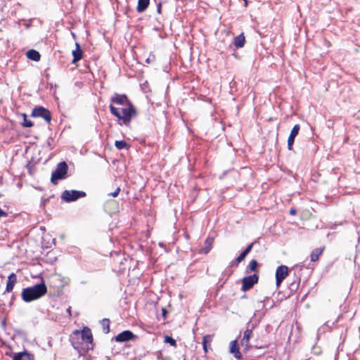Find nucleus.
Listing matches in <instances>:
<instances>
[{
    "label": "nucleus",
    "instance_id": "nucleus-1",
    "mask_svg": "<svg viewBox=\"0 0 360 360\" xmlns=\"http://www.w3.org/2000/svg\"><path fill=\"white\" fill-rule=\"evenodd\" d=\"M109 108L111 114L122 121L120 124L129 126L131 120L136 116V110L132 103L125 105V108H121V111L112 104L110 105Z\"/></svg>",
    "mask_w": 360,
    "mask_h": 360
},
{
    "label": "nucleus",
    "instance_id": "nucleus-2",
    "mask_svg": "<svg viewBox=\"0 0 360 360\" xmlns=\"http://www.w3.org/2000/svg\"><path fill=\"white\" fill-rule=\"evenodd\" d=\"M47 292V288L44 281L41 279L40 283H37L32 287L24 288L22 291V299L25 302H30L39 299Z\"/></svg>",
    "mask_w": 360,
    "mask_h": 360
},
{
    "label": "nucleus",
    "instance_id": "nucleus-3",
    "mask_svg": "<svg viewBox=\"0 0 360 360\" xmlns=\"http://www.w3.org/2000/svg\"><path fill=\"white\" fill-rule=\"evenodd\" d=\"M68 170V165L63 161L57 165L56 169L52 172L51 181L54 185L58 184V180L63 179L66 177Z\"/></svg>",
    "mask_w": 360,
    "mask_h": 360
},
{
    "label": "nucleus",
    "instance_id": "nucleus-4",
    "mask_svg": "<svg viewBox=\"0 0 360 360\" xmlns=\"http://www.w3.org/2000/svg\"><path fill=\"white\" fill-rule=\"evenodd\" d=\"M86 195L84 191L76 190H65L62 193L61 199L66 202H71L78 200L79 198H84Z\"/></svg>",
    "mask_w": 360,
    "mask_h": 360
},
{
    "label": "nucleus",
    "instance_id": "nucleus-5",
    "mask_svg": "<svg viewBox=\"0 0 360 360\" xmlns=\"http://www.w3.org/2000/svg\"><path fill=\"white\" fill-rule=\"evenodd\" d=\"M31 116L34 117H42L46 123H50L51 120V112L42 106L35 107L32 110Z\"/></svg>",
    "mask_w": 360,
    "mask_h": 360
},
{
    "label": "nucleus",
    "instance_id": "nucleus-6",
    "mask_svg": "<svg viewBox=\"0 0 360 360\" xmlns=\"http://www.w3.org/2000/svg\"><path fill=\"white\" fill-rule=\"evenodd\" d=\"M258 281L259 276L256 274L244 277L242 279V290L244 292L249 290L258 283Z\"/></svg>",
    "mask_w": 360,
    "mask_h": 360
},
{
    "label": "nucleus",
    "instance_id": "nucleus-7",
    "mask_svg": "<svg viewBox=\"0 0 360 360\" xmlns=\"http://www.w3.org/2000/svg\"><path fill=\"white\" fill-rule=\"evenodd\" d=\"M110 103L112 105L116 104L125 106L131 102L126 94H119L117 93H115L110 98Z\"/></svg>",
    "mask_w": 360,
    "mask_h": 360
},
{
    "label": "nucleus",
    "instance_id": "nucleus-8",
    "mask_svg": "<svg viewBox=\"0 0 360 360\" xmlns=\"http://www.w3.org/2000/svg\"><path fill=\"white\" fill-rule=\"evenodd\" d=\"M288 275V268L286 266L281 265L277 267L276 271V283L278 287L283 280Z\"/></svg>",
    "mask_w": 360,
    "mask_h": 360
},
{
    "label": "nucleus",
    "instance_id": "nucleus-9",
    "mask_svg": "<svg viewBox=\"0 0 360 360\" xmlns=\"http://www.w3.org/2000/svg\"><path fill=\"white\" fill-rule=\"evenodd\" d=\"M136 336L131 330H124L119 333L115 338V340L117 342H124L134 340Z\"/></svg>",
    "mask_w": 360,
    "mask_h": 360
},
{
    "label": "nucleus",
    "instance_id": "nucleus-10",
    "mask_svg": "<svg viewBox=\"0 0 360 360\" xmlns=\"http://www.w3.org/2000/svg\"><path fill=\"white\" fill-rule=\"evenodd\" d=\"M70 340L74 349L78 352H80L82 341L79 336V330H75L73 332V333L70 335Z\"/></svg>",
    "mask_w": 360,
    "mask_h": 360
},
{
    "label": "nucleus",
    "instance_id": "nucleus-11",
    "mask_svg": "<svg viewBox=\"0 0 360 360\" xmlns=\"http://www.w3.org/2000/svg\"><path fill=\"white\" fill-rule=\"evenodd\" d=\"M300 127L298 124H295L292 129L289 137L288 139V150H292V146L295 142V139L297 136Z\"/></svg>",
    "mask_w": 360,
    "mask_h": 360
},
{
    "label": "nucleus",
    "instance_id": "nucleus-12",
    "mask_svg": "<svg viewBox=\"0 0 360 360\" xmlns=\"http://www.w3.org/2000/svg\"><path fill=\"white\" fill-rule=\"evenodd\" d=\"M79 333L82 342H85L86 343H92L93 335L89 328L86 327L81 331L79 330Z\"/></svg>",
    "mask_w": 360,
    "mask_h": 360
},
{
    "label": "nucleus",
    "instance_id": "nucleus-13",
    "mask_svg": "<svg viewBox=\"0 0 360 360\" xmlns=\"http://www.w3.org/2000/svg\"><path fill=\"white\" fill-rule=\"evenodd\" d=\"M252 329L247 328L243 334V337L240 341L241 345L245 347L246 350H248L251 346L249 345L250 338L252 336Z\"/></svg>",
    "mask_w": 360,
    "mask_h": 360
},
{
    "label": "nucleus",
    "instance_id": "nucleus-14",
    "mask_svg": "<svg viewBox=\"0 0 360 360\" xmlns=\"http://www.w3.org/2000/svg\"><path fill=\"white\" fill-rule=\"evenodd\" d=\"M17 282V276L14 273H11L8 277L6 288V292H11L14 288L15 284Z\"/></svg>",
    "mask_w": 360,
    "mask_h": 360
},
{
    "label": "nucleus",
    "instance_id": "nucleus-15",
    "mask_svg": "<svg viewBox=\"0 0 360 360\" xmlns=\"http://www.w3.org/2000/svg\"><path fill=\"white\" fill-rule=\"evenodd\" d=\"M75 46H76V49L72 51V56H73L72 63H73V64L77 63L82 58V51L80 48L79 44L78 43H76Z\"/></svg>",
    "mask_w": 360,
    "mask_h": 360
},
{
    "label": "nucleus",
    "instance_id": "nucleus-16",
    "mask_svg": "<svg viewBox=\"0 0 360 360\" xmlns=\"http://www.w3.org/2000/svg\"><path fill=\"white\" fill-rule=\"evenodd\" d=\"M230 352L234 354L235 358L240 359L242 356L241 353L239 351V348L237 346V340H233L230 343Z\"/></svg>",
    "mask_w": 360,
    "mask_h": 360
},
{
    "label": "nucleus",
    "instance_id": "nucleus-17",
    "mask_svg": "<svg viewBox=\"0 0 360 360\" xmlns=\"http://www.w3.org/2000/svg\"><path fill=\"white\" fill-rule=\"evenodd\" d=\"M27 57L35 62H37L40 60L41 55L39 51L34 50V49H30L27 51L26 53Z\"/></svg>",
    "mask_w": 360,
    "mask_h": 360
},
{
    "label": "nucleus",
    "instance_id": "nucleus-18",
    "mask_svg": "<svg viewBox=\"0 0 360 360\" xmlns=\"http://www.w3.org/2000/svg\"><path fill=\"white\" fill-rule=\"evenodd\" d=\"M150 0H139L136 11L138 13L144 12L148 7Z\"/></svg>",
    "mask_w": 360,
    "mask_h": 360
},
{
    "label": "nucleus",
    "instance_id": "nucleus-19",
    "mask_svg": "<svg viewBox=\"0 0 360 360\" xmlns=\"http://www.w3.org/2000/svg\"><path fill=\"white\" fill-rule=\"evenodd\" d=\"M245 38L243 33H241L240 34H239L238 36H237L234 38L233 44L237 48L243 47L245 45Z\"/></svg>",
    "mask_w": 360,
    "mask_h": 360
},
{
    "label": "nucleus",
    "instance_id": "nucleus-20",
    "mask_svg": "<svg viewBox=\"0 0 360 360\" xmlns=\"http://www.w3.org/2000/svg\"><path fill=\"white\" fill-rule=\"evenodd\" d=\"M13 360H31V356L27 352H18L14 354Z\"/></svg>",
    "mask_w": 360,
    "mask_h": 360
},
{
    "label": "nucleus",
    "instance_id": "nucleus-21",
    "mask_svg": "<svg viewBox=\"0 0 360 360\" xmlns=\"http://www.w3.org/2000/svg\"><path fill=\"white\" fill-rule=\"evenodd\" d=\"M300 283V278L296 277L295 279L289 284V290L290 293H293L297 291Z\"/></svg>",
    "mask_w": 360,
    "mask_h": 360
},
{
    "label": "nucleus",
    "instance_id": "nucleus-22",
    "mask_svg": "<svg viewBox=\"0 0 360 360\" xmlns=\"http://www.w3.org/2000/svg\"><path fill=\"white\" fill-rule=\"evenodd\" d=\"M257 266H258V262L255 259H252L248 266H247L245 269V273L248 274L250 271H257Z\"/></svg>",
    "mask_w": 360,
    "mask_h": 360
},
{
    "label": "nucleus",
    "instance_id": "nucleus-23",
    "mask_svg": "<svg viewBox=\"0 0 360 360\" xmlns=\"http://www.w3.org/2000/svg\"><path fill=\"white\" fill-rule=\"evenodd\" d=\"M323 252L322 248H316L314 249L310 255L311 261L316 262L319 259V256L321 255Z\"/></svg>",
    "mask_w": 360,
    "mask_h": 360
},
{
    "label": "nucleus",
    "instance_id": "nucleus-24",
    "mask_svg": "<svg viewBox=\"0 0 360 360\" xmlns=\"http://www.w3.org/2000/svg\"><path fill=\"white\" fill-rule=\"evenodd\" d=\"M101 323L103 331L104 332V333H105V334L108 333L110 332V319H103Z\"/></svg>",
    "mask_w": 360,
    "mask_h": 360
},
{
    "label": "nucleus",
    "instance_id": "nucleus-25",
    "mask_svg": "<svg viewBox=\"0 0 360 360\" xmlns=\"http://www.w3.org/2000/svg\"><path fill=\"white\" fill-rule=\"evenodd\" d=\"M23 116V122L22 123L24 127H31L33 126V122L28 120L27 117V115L25 113L22 114Z\"/></svg>",
    "mask_w": 360,
    "mask_h": 360
},
{
    "label": "nucleus",
    "instance_id": "nucleus-26",
    "mask_svg": "<svg viewBox=\"0 0 360 360\" xmlns=\"http://www.w3.org/2000/svg\"><path fill=\"white\" fill-rule=\"evenodd\" d=\"M115 146L117 149L122 150L127 148V143L125 141H116Z\"/></svg>",
    "mask_w": 360,
    "mask_h": 360
},
{
    "label": "nucleus",
    "instance_id": "nucleus-27",
    "mask_svg": "<svg viewBox=\"0 0 360 360\" xmlns=\"http://www.w3.org/2000/svg\"><path fill=\"white\" fill-rule=\"evenodd\" d=\"M165 343L169 344L171 346L176 347V340L172 338L171 336L166 335L165 337Z\"/></svg>",
    "mask_w": 360,
    "mask_h": 360
},
{
    "label": "nucleus",
    "instance_id": "nucleus-28",
    "mask_svg": "<svg viewBox=\"0 0 360 360\" xmlns=\"http://www.w3.org/2000/svg\"><path fill=\"white\" fill-rule=\"evenodd\" d=\"M213 336L211 335H206L202 338V345H207V343H210L212 341Z\"/></svg>",
    "mask_w": 360,
    "mask_h": 360
},
{
    "label": "nucleus",
    "instance_id": "nucleus-29",
    "mask_svg": "<svg viewBox=\"0 0 360 360\" xmlns=\"http://www.w3.org/2000/svg\"><path fill=\"white\" fill-rule=\"evenodd\" d=\"M247 255L242 252L240 255L236 259V265H238L239 263H240L243 260L245 259V257Z\"/></svg>",
    "mask_w": 360,
    "mask_h": 360
},
{
    "label": "nucleus",
    "instance_id": "nucleus-30",
    "mask_svg": "<svg viewBox=\"0 0 360 360\" xmlns=\"http://www.w3.org/2000/svg\"><path fill=\"white\" fill-rule=\"evenodd\" d=\"M213 242L214 238L212 237H208L205 241V245L212 248Z\"/></svg>",
    "mask_w": 360,
    "mask_h": 360
},
{
    "label": "nucleus",
    "instance_id": "nucleus-31",
    "mask_svg": "<svg viewBox=\"0 0 360 360\" xmlns=\"http://www.w3.org/2000/svg\"><path fill=\"white\" fill-rule=\"evenodd\" d=\"M46 144L48 147L52 150L54 148V139L51 137L48 138L46 141Z\"/></svg>",
    "mask_w": 360,
    "mask_h": 360
},
{
    "label": "nucleus",
    "instance_id": "nucleus-32",
    "mask_svg": "<svg viewBox=\"0 0 360 360\" xmlns=\"http://www.w3.org/2000/svg\"><path fill=\"white\" fill-rule=\"evenodd\" d=\"M254 244H255V243H252L249 244L243 252L246 255H248L251 252Z\"/></svg>",
    "mask_w": 360,
    "mask_h": 360
},
{
    "label": "nucleus",
    "instance_id": "nucleus-33",
    "mask_svg": "<svg viewBox=\"0 0 360 360\" xmlns=\"http://www.w3.org/2000/svg\"><path fill=\"white\" fill-rule=\"evenodd\" d=\"M311 352L316 354V355H319L321 353V349L318 346H314L312 348H311Z\"/></svg>",
    "mask_w": 360,
    "mask_h": 360
},
{
    "label": "nucleus",
    "instance_id": "nucleus-34",
    "mask_svg": "<svg viewBox=\"0 0 360 360\" xmlns=\"http://www.w3.org/2000/svg\"><path fill=\"white\" fill-rule=\"evenodd\" d=\"M120 192V188L117 187L115 191L112 193H109V195H111L112 197H117Z\"/></svg>",
    "mask_w": 360,
    "mask_h": 360
},
{
    "label": "nucleus",
    "instance_id": "nucleus-35",
    "mask_svg": "<svg viewBox=\"0 0 360 360\" xmlns=\"http://www.w3.org/2000/svg\"><path fill=\"white\" fill-rule=\"evenodd\" d=\"M212 248L207 246H205L200 250V253L207 254Z\"/></svg>",
    "mask_w": 360,
    "mask_h": 360
},
{
    "label": "nucleus",
    "instance_id": "nucleus-36",
    "mask_svg": "<svg viewBox=\"0 0 360 360\" xmlns=\"http://www.w3.org/2000/svg\"><path fill=\"white\" fill-rule=\"evenodd\" d=\"M8 214L5 211H4L2 209L0 208V218L1 217H7Z\"/></svg>",
    "mask_w": 360,
    "mask_h": 360
},
{
    "label": "nucleus",
    "instance_id": "nucleus-37",
    "mask_svg": "<svg viewBox=\"0 0 360 360\" xmlns=\"http://www.w3.org/2000/svg\"><path fill=\"white\" fill-rule=\"evenodd\" d=\"M202 347H203L204 352L207 353L208 352L207 345H206V344L202 345Z\"/></svg>",
    "mask_w": 360,
    "mask_h": 360
},
{
    "label": "nucleus",
    "instance_id": "nucleus-38",
    "mask_svg": "<svg viewBox=\"0 0 360 360\" xmlns=\"http://www.w3.org/2000/svg\"><path fill=\"white\" fill-rule=\"evenodd\" d=\"M162 316L165 318L166 317V314L167 313V310L165 309L162 308Z\"/></svg>",
    "mask_w": 360,
    "mask_h": 360
},
{
    "label": "nucleus",
    "instance_id": "nucleus-39",
    "mask_svg": "<svg viewBox=\"0 0 360 360\" xmlns=\"http://www.w3.org/2000/svg\"><path fill=\"white\" fill-rule=\"evenodd\" d=\"M290 214L292 215H295L296 214V210L295 209H290Z\"/></svg>",
    "mask_w": 360,
    "mask_h": 360
},
{
    "label": "nucleus",
    "instance_id": "nucleus-40",
    "mask_svg": "<svg viewBox=\"0 0 360 360\" xmlns=\"http://www.w3.org/2000/svg\"><path fill=\"white\" fill-rule=\"evenodd\" d=\"M160 10H161V4H160L158 6V13H160Z\"/></svg>",
    "mask_w": 360,
    "mask_h": 360
},
{
    "label": "nucleus",
    "instance_id": "nucleus-41",
    "mask_svg": "<svg viewBox=\"0 0 360 360\" xmlns=\"http://www.w3.org/2000/svg\"><path fill=\"white\" fill-rule=\"evenodd\" d=\"M1 196V194L0 193V197Z\"/></svg>",
    "mask_w": 360,
    "mask_h": 360
}]
</instances>
